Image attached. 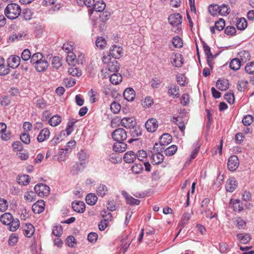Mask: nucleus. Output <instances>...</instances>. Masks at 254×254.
<instances>
[{"label": "nucleus", "instance_id": "f257e3e1", "mask_svg": "<svg viewBox=\"0 0 254 254\" xmlns=\"http://www.w3.org/2000/svg\"><path fill=\"white\" fill-rule=\"evenodd\" d=\"M210 202V200L208 198H205L202 200L200 209V213L207 218H216L217 214L214 213L213 215L214 207Z\"/></svg>", "mask_w": 254, "mask_h": 254}, {"label": "nucleus", "instance_id": "f03ea898", "mask_svg": "<svg viewBox=\"0 0 254 254\" xmlns=\"http://www.w3.org/2000/svg\"><path fill=\"white\" fill-rule=\"evenodd\" d=\"M21 12L20 6L16 3H11L8 4L4 9L6 16L10 19L17 18Z\"/></svg>", "mask_w": 254, "mask_h": 254}, {"label": "nucleus", "instance_id": "7ed1b4c3", "mask_svg": "<svg viewBox=\"0 0 254 254\" xmlns=\"http://www.w3.org/2000/svg\"><path fill=\"white\" fill-rule=\"evenodd\" d=\"M35 193L40 197L47 196L50 192V187L46 184H38L34 187Z\"/></svg>", "mask_w": 254, "mask_h": 254}, {"label": "nucleus", "instance_id": "20e7f679", "mask_svg": "<svg viewBox=\"0 0 254 254\" xmlns=\"http://www.w3.org/2000/svg\"><path fill=\"white\" fill-rule=\"evenodd\" d=\"M112 137L115 141H124L127 137V132L122 128L116 129L112 133Z\"/></svg>", "mask_w": 254, "mask_h": 254}, {"label": "nucleus", "instance_id": "39448f33", "mask_svg": "<svg viewBox=\"0 0 254 254\" xmlns=\"http://www.w3.org/2000/svg\"><path fill=\"white\" fill-rule=\"evenodd\" d=\"M168 21L172 26L177 27L178 30L182 22V17L179 13L172 14L169 16Z\"/></svg>", "mask_w": 254, "mask_h": 254}, {"label": "nucleus", "instance_id": "423d86ee", "mask_svg": "<svg viewBox=\"0 0 254 254\" xmlns=\"http://www.w3.org/2000/svg\"><path fill=\"white\" fill-rule=\"evenodd\" d=\"M145 126L148 131L154 132L158 127V122L154 118L149 119L146 122Z\"/></svg>", "mask_w": 254, "mask_h": 254}, {"label": "nucleus", "instance_id": "0eeeda50", "mask_svg": "<svg viewBox=\"0 0 254 254\" xmlns=\"http://www.w3.org/2000/svg\"><path fill=\"white\" fill-rule=\"evenodd\" d=\"M239 164V162L238 157L235 155H233L228 159V168L229 170L234 171L238 167Z\"/></svg>", "mask_w": 254, "mask_h": 254}, {"label": "nucleus", "instance_id": "6e6552de", "mask_svg": "<svg viewBox=\"0 0 254 254\" xmlns=\"http://www.w3.org/2000/svg\"><path fill=\"white\" fill-rule=\"evenodd\" d=\"M123 55L122 49L120 47L114 46L110 49L108 56H112L114 59H119Z\"/></svg>", "mask_w": 254, "mask_h": 254}, {"label": "nucleus", "instance_id": "1a4fd4ad", "mask_svg": "<svg viewBox=\"0 0 254 254\" xmlns=\"http://www.w3.org/2000/svg\"><path fill=\"white\" fill-rule=\"evenodd\" d=\"M120 68L119 63L116 60L109 62L105 69V74L108 70L110 72H116L119 71Z\"/></svg>", "mask_w": 254, "mask_h": 254}, {"label": "nucleus", "instance_id": "9d476101", "mask_svg": "<svg viewBox=\"0 0 254 254\" xmlns=\"http://www.w3.org/2000/svg\"><path fill=\"white\" fill-rule=\"evenodd\" d=\"M20 61L19 57L15 55L11 56L7 59V65L11 68H15L19 65Z\"/></svg>", "mask_w": 254, "mask_h": 254}, {"label": "nucleus", "instance_id": "9b49d317", "mask_svg": "<svg viewBox=\"0 0 254 254\" xmlns=\"http://www.w3.org/2000/svg\"><path fill=\"white\" fill-rule=\"evenodd\" d=\"M171 63L176 67H181L183 64V56L179 53L173 54L171 58Z\"/></svg>", "mask_w": 254, "mask_h": 254}, {"label": "nucleus", "instance_id": "f8f14e48", "mask_svg": "<svg viewBox=\"0 0 254 254\" xmlns=\"http://www.w3.org/2000/svg\"><path fill=\"white\" fill-rule=\"evenodd\" d=\"M45 202L43 200L36 201L32 205V209L35 213L39 214L42 212L45 209Z\"/></svg>", "mask_w": 254, "mask_h": 254}, {"label": "nucleus", "instance_id": "ddd939ff", "mask_svg": "<svg viewBox=\"0 0 254 254\" xmlns=\"http://www.w3.org/2000/svg\"><path fill=\"white\" fill-rule=\"evenodd\" d=\"M121 124L122 126L126 128H131L135 126L136 123L133 118H124L121 121Z\"/></svg>", "mask_w": 254, "mask_h": 254}, {"label": "nucleus", "instance_id": "4468645a", "mask_svg": "<svg viewBox=\"0 0 254 254\" xmlns=\"http://www.w3.org/2000/svg\"><path fill=\"white\" fill-rule=\"evenodd\" d=\"M50 136V131L48 128H44L41 130L37 139L38 142H42L48 139Z\"/></svg>", "mask_w": 254, "mask_h": 254}, {"label": "nucleus", "instance_id": "2eb2a0df", "mask_svg": "<svg viewBox=\"0 0 254 254\" xmlns=\"http://www.w3.org/2000/svg\"><path fill=\"white\" fill-rule=\"evenodd\" d=\"M238 183L235 178H230L227 182L225 188L227 191L233 192L237 187Z\"/></svg>", "mask_w": 254, "mask_h": 254}, {"label": "nucleus", "instance_id": "dca6fc26", "mask_svg": "<svg viewBox=\"0 0 254 254\" xmlns=\"http://www.w3.org/2000/svg\"><path fill=\"white\" fill-rule=\"evenodd\" d=\"M136 153L132 151H129L126 152L124 155V160L127 163H132L136 159Z\"/></svg>", "mask_w": 254, "mask_h": 254}, {"label": "nucleus", "instance_id": "f3484780", "mask_svg": "<svg viewBox=\"0 0 254 254\" xmlns=\"http://www.w3.org/2000/svg\"><path fill=\"white\" fill-rule=\"evenodd\" d=\"M34 228L33 226L30 224H26L23 227V233L27 237H31L34 233Z\"/></svg>", "mask_w": 254, "mask_h": 254}, {"label": "nucleus", "instance_id": "a211bd4d", "mask_svg": "<svg viewBox=\"0 0 254 254\" xmlns=\"http://www.w3.org/2000/svg\"><path fill=\"white\" fill-rule=\"evenodd\" d=\"M48 62L45 60H41L35 64V68L37 71L42 72L45 71L48 67Z\"/></svg>", "mask_w": 254, "mask_h": 254}, {"label": "nucleus", "instance_id": "6ab92c4d", "mask_svg": "<svg viewBox=\"0 0 254 254\" xmlns=\"http://www.w3.org/2000/svg\"><path fill=\"white\" fill-rule=\"evenodd\" d=\"M73 209L78 213H83L85 209V205L83 202L77 201L72 203Z\"/></svg>", "mask_w": 254, "mask_h": 254}, {"label": "nucleus", "instance_id": "aec40b11", "mask_svg": "<svg viewBox=\"0 0 254 254\" xmlns=\"http://www.w3.org/2000/svg\"><path fill=\"white\" fill-rule=\"evenodd\" d=\"M135 96V91L131 88H127L124 92V97L128 101H132Z\"/></svg>", "mask_w": 254, "mask_h": 254}, {"label": "nucleus", "instance_id": "412c9836", "mask_svg": "<svg viewBox=\"0 0 254 254\" xmlns=\"http://www.w3.org/2000/svg\"><path fill=\"white\" fill-rule=\"evenodd\" d=\"M17 181L18 184L22 186H27L30 182V178L28 175H18L17 177Z\"/></svg>", "mask_w": 254, "mask_h": 254}, {"label": "nucleus", "instance_id": "4be33fe9", "mask_svg": "<svg viewBox=\"0 0 254 254\" xmlns=\"http://www.w3.org/2000/svg\"><path fill=\"white\" fill-rule=\"evenodd\" d=\"M229 85L228 80L226 79L218 80L216 84L217 88L222 91L226 90L229 88Z\"/></svg>", "mask_w": 254, "mask_h": 254}, {"label": "nucleus", "instance_id": "5701e85b", "mask_svg": "<svg viewBox=\"0 0 254 254\" xmlns=\"http://www.w3.org/2000/svg\"><path fill=\"white\" fill-rule=\"evenodd\" d=\"M172 140V136L169 133L163 134L160 138L159 143L161 146L168 145Z\"/></svg>", "mask_w": 254, "mask_h": 254}, {"label": "nucleus", "instance_id": "b1692460", "mask_svg": "<svg viewBox=\"0 0 254 254\" xmlns=\"http://www.w3.org/2000/svg\"><path fill=\"white\" fill-rule=\"evenodd\" d=\"M127 144L123 141H117L113 147V150L116 152H122L127 149Z\"/></svg>", "mask_w": 254, "mask_h": 254}, {"label": "nucleus", "instance_id": "393cba45", "mask_svg": "<svg viewBox=\"0 0 254 254\" xmlns=\"http://www.w3.org/2000/svg\"><path fill=\"white\" fill-rule=\"evenodd\" d=\"M180 90L176 85H172L169 87L168 93L173 98H178L180 96Z\"/></svg>", "mask_w": 254, "mask_h": 254}, {"label": "nucleus", "instance_id": "a878e982", "mask_svg": "<svg viewBox=\"0 0 254 254\" xmlns=\"http://www.w3.org/2000/svg\"><path fill=\"white\" fill-rule=\"evenodd\" d=\"M164 156L161 153H151L152 163L158 164L164 160Z\"/></svg>", "mask_w": 254, "mask_h": 254}, {"label": "nucleus", "instance_id": "bb28decb", "mask_svg": "<svg viewBox=\"0 0 254 254\" xmlns=\"http://www.w3.org/2000/svg\"><path fill=\"white\" fill-rule=\"evenodd\" d=\"M237 237L238 239L243 244H247L251 240V237L249 234L247 233H240L237 234Z\"/></svg>", "mask_w": 254, "mask_h": 254}, {"label": "nucleus", "instance_id": "cd10ccee", "mask_svg": "<svg viewBox=\"0 0 254 254\" xmlns=\"http://www.w3.org/2000/svg\"><path fill=\"white\" fill-rule=\"evenodd\" d=\"M13 216L9 213H5L3 214L0 217V221L4 225H8L13 220Z\"/></svg>", "mask_w": 254, "mask_h": 254}, {"label": "nucleus", "instance_id": "c85d7f7f", "mask_svg": "<svg viewBox=\"0 0 254 254\" xmlns=\"http://www.w3.org/2000/svg\"><path fill=\"white\" fill-rule=\"evenodd\" d=\"M108 189L104 184H100L97 188V193L99 196L103 197L108 193Z\"/></svg>", "mask_w": 254, "mask_h": 254}, {"label": "nucleus", "instance_id": "c756f323", "mask_svg": "<svg viewBox=\"0 0 254 254\" xmlns=\"http://www.w3.org/2000/svg\"><path fill=\"white\" fill-rule=\"evenodd\" d=\"M122 76L119 73H114L110 77V80L113 84L117 85L122 81Z\"/></svg>", "mask_w": 254, "mask_h": 254}, {"label": "nucleus", "instance_id": "7c9ffc66", "mask_svg": "<svg viewBox=\"0 0 254 254\" xmlns=\"http://www.w3.org/2000/svg\"><path fill=\"white\" fill-rule=\"evenodd\" d=\"M98 199L97 196L94 193L88 194L85 198L86 203L90 205H94Z\"/></svg>", "mask_w": 254, "mask_h": 254}, {"label": "nucleus", "instance_id": "2f4dec72", "mask_svg": "<svg viewBox=\"0 0 254 254\" xmlns=\"http://www.w3.org/2000/svg\"><path fill=\"white\" fill-rule=\"evenodd\" d=\"M96 46L100 50H103L107 45L105 39L102 37H98L95 42Z\"/></svg>", "mask_w": 254, "mask_h": 254}, {"label": "nucleus", "instance_id": "473e14b6", "mask_svg": "<svg viewBox=\"0 0 254 254\" xmlns=\"http://www.w3.org/2000/svg\"><path fill=\"white\" fill-rule=\"evenodd\" d=\"M172 121L178 125L181 131H184L185 129V126L182 117H173Z\"/></svg>", "mask_w": 254, "mask_h": 254}, {"label": "nucleus", "instance_id": "72a5a7b5", "mask_svg": "<svg viewBox=\"0 0 254 254\" xmlns=\"http://www.w3.org/2000/svg\"><path fill=\"white\" fill-rule=\"evenodd\" d=\"M241 65V61L238 58L233 59L230 63V67L234 70H237L239 69Z\"/></svg>", "mask_w": 254, "mask_h": 254}, {"label": "nucleus", "instance_id": "f704fd0d", "mask_svg": "<svg viewBox=\"0 0 254 254\" xmlns=\"http://www.w3.org/2000/svg\"><path fill=\"white\" fill-rule=\"evenodd\" d=\"M124 194H126V198L127 203L129 204L132 205H138L140 203V200L137 199H135L132 197L131 196L128 195L126 192H123V194L124 195Z\"/></svg>", "mask_w": 254, "mask_h": 254}, {"label": "nucleus", "instance_id": "c9c22d12", "mask_svg": "<svg viewBox=\"0 0 254 254\" xmlns=\"http://www.w3.org/2000/svg\"><path fill=\"white\" fill-rule=\"evenodd\" d=\"M24 198L28 202H32L36 200V195L32 191H26L24 194Z\"/></svg>", "mask_w": 254, "mask_h": 254}, {"label": "nucleus", "instance_id": "e433bc0d", "mask_svg": "<svg viewBox=\"0 0 254 254\" xmlns=\"http://www.w3.org/2000/svg\"><path fill=\"white\" fill-rule=\"evenodd\" d=\"M61 117L59 115H55L53 116L49 121V123L51 126L56 127L61 122Z\"/></svg>", "mask_w": 254, "mask_h": 254}, {"label": "nucleus", "instance_id": "4c0bfd02", "mask_svg": "<svg viewBox=\"0 0 254 254\" xmlns=\"http://www.w3.org/2000/svg\"><path fill=\"white\" fill-rule=\"evenodd\" d=\"M43 56L42 54L40 53H36L34 54L33 55H31L30 62L32 64H36L38 62L42 60Z\"/></svg>", "mask_w": 254, "mask_h": 254}, {"label": "nucleus", "instance_id": "58836bf2", "mask_svg": "<svg viewBox=\"0 0 254 254\" xmlns=\"http://www.w3.org/2000/svg\"><path fill=\"white\" fill-rule=\"evenodd\" d=\"M93 6V8L95 11L97 12H101L105 9L106 4L103 1H97L94 4Z\"/></svg>", "mask_w": 254, "mask_h": 254}, {"label": "nucleus", "instance_id": "ea45409f", "mask_svg": "<svg viewBox=\"0 0 254 254\" xmlns=\"http://www.w3.org/2000/svg\"><path fill=\"white\" fill-rule=\"evenodd\" d=\"M8 225L9 226V230L14 232L19 227V220L17 218H13V220H11V223Z\"/></svg>", "mask_w": 254, "mask_h": 254}, {"label": "nucleus", "instance_id": "a19ab883", "mask_svg": "<svg viewBox=\"0 0 254 254\" xmlns=\"http://www.w3.org/2000/svg\"><path fill=\"white\" fill-rule=\"evenodd\" d=\"M130 133L133 138L137 137L141 135V130L140 127L134 126L130 128Z\"/></svg>", "mask_w": 254, "mask_h": 254}, {"label": "nucleus", "instance_id": "79ce46f5", "mask_svg": "<svg viewBox=\"0 0 254 254\" xmlns=\"http://www.w3.org/2000/svg\"><path fill=\"white\" fill-rule=\"evenodd\" d=\"M178 147L175 145H172L164 150L166 155L170 156H172L176 152Z\"/></svg>", "mask_w": 254, "mask_h": 254}, {"label": "nucleus", "instance_id": "37998d69", "mask_svg": "<svg viewBox=\"0 0 254 254\" xmlns=\"http://www.w3.org/2000/svg\"><path fill=\"white\" fill-rule=\"evenodd\" d=\"M237 28L239 30H244L247 26V22L244 18H240L236 23Z\"/></svg>", "mask_w": 254, "mask_h": 254}, {"label": "nucleus", "instance_id": "c03bdc74", "mask_svg": "<svg viewBox=\"0 0 254 254\" xmlns=\"http://www.w3.org/2000/svg\"><path fill=\"white\" fill-rule=\"evenodd\" d=\"M230 12V7L227 4H223L220 6L218 13L222 16H225Z\"/></svg>", "mask_w": 254, "mask_h": 254}, {"label": "nucleus", "instance_id": "a18cd8bd", "mask_svg": "<svg viewBox=\"0 0 254 254\" xmlns=\"http://www.w3.org/2000/svg\"><path fill=\"white\" fill-rule=\"evenodd\" d=\"M131 170L133 173L138 174L142 172L143 168L141 164L135 163L131 168Z\"/></svg>", "mask_w": 254, "mask_h": 254}, {"label": "nucleus", "instance_id": "49530a36", "mask_svg": "<svg viewBox=\"0 0 254 254\" xmlns=\"http://www.w3.org/2000/svg\"><path fill=\"white\" fill-rule=\"evenodd\" d=\"M52 64L54 68L59 69L62 64L61 58L59 57H54L52 59Z\"/></svg>", "mask_w": 254, "mask_h": 254}, {"label": "nucleus", "instance_id": "de8ad7c7", "mask_svg": "<svg viewBox=\"0 0 254 254\" xmlns=\"http://www.w3.org/2000/svg\"><path fill=\"white\" fill-rule=\"evenodd\" d=\"M63 230L62 225H56L53 227L52 233L55 236L60 237L63 233Z\"/></svg>", "mask_w": 254, "mask_h": 254}, {"label": "nucleus", "instance_id": "09e8293b", "mask_svg": "<svg viewBox=\"0 0 254 254\" xmlns=\"http://www.w3.org/2000/svg\"><path fill=\"white\" fill-rule=\"evenodd\" d=\"M127 237H128V236H127L125 238L123 239L121 241V244L123 246H122V247L120 249V253L123 252V254H124L127 251L129 246L130 245V243L129 244H127V243H126V241L127 239Z\"/></svg>", "mask_w": 254, "mask_h": 254}, {"label": "nucleus", "instance_id": "8fccbe9b", "mask_svg": "<svg viewBox=\"0 0 254 254\" xmlns=\"http://www.w3.org/2000/svg\"><path fill=\"white\" fill-rule=\"evenodd\" d=\"M220 6L217 4H211L208 7V11L211 15L214 16L218 13Z\"/></svg>", "mask_w": 254, "mask_h": 254}, {"label": "nucleus", "instance_id": "3c124183", "mask_svg": "<svg viewBox=\"0 0 254 254\" xmlns=\"http://www.w3.org/2000/svg\"><path fill=\"white\" fill-rule=\"evenodd\" d=\"M172 44L175 48H181L183 46L182 40L178 36L174 37L172 39Z\"/></svg>", "mask_w": 254, "mask_h": 254}, {"label": "nucleus", "instance_id": "603ef678", "mask_svg": "<svg viewBox=\"0 0 254 254\" xmlns=\"http://www.w3.org/2000/svg\"><path fill=\"white\" fill-rule=\"evenodd\" d=\"M239 57L240 58L241 61L244 62L247 60H249L250 58V55L248 51H242L238 54Z\"/></svg>", "mask_w": 254, "mask_h": 254}, {"label": "nucleus", "instance_id": "864d4df0", "mask_svg": "<svg viewBox=\"0 0 254 254\" xmlns=\"http://www.w3.org/2000/svg\"><path fill=\"white\" fill-rule=\"evenodd\" d=\"M33 15V12L30 9L26 8L23 10V12L22 13V15L23 17V18L26 20H30L31 19Z\"/></svg>", "mask_w": 254, "mask_h": 254}, {"label": "nucleus", "instance_id": "5fc2aeb1", "mask_svg": "<svg viewBox=\"0 0 254 254\" xmlns=\"http://www.w3.org/2000/svg\"><path fill=\"white\" fill-rule=\"evenodd\" d=\"M225 26V20L222 18H220L215 23V28L219 31L222 30L224 29Z\"/></svg>", "mask_w": 254, "mask_h": 254}, {"label": "nucleus", "instance_id": "6e6d98bb", "mask_svg": "<svg viewBox=\"0 0 254 254\" xmlns=\"http://www.w3.org/2000/svg\"><path fill=\"white\" fill-rule=\"evenodd\" d=\"M203 48L207 58L213 59L214 56L211 52L210 48L205 43H203Z\"/></svg>", "mask_w": 254, "mask_h": 254}, {"label": "nucleus", "instance_id": "4d7b16f0", "mask_svg": "<svg viewBox=\"0 0 254 254\" xmlns=\"http://www.w3.org/2000/svg\"><path fill=\"white\" fill-rule=\"evenodd\" d=\"M68 72L72 76H80L81 75V71L79 68L72 66L69 68Z\"/></svg>", "mask_w": 254, "mask_h": 254}, {"label": "nucleus", "instance_id": "13d9d810", "mask_svg": "<svg viewBox=\"0 0 254 254\" xmlns=\"http://www.w3.org/2000/svg\"><path fill=\"white\" fill-rule=\"evenodd\" d=\"M163 146H161L160 144H158V143H156L153 148L152 150L151 151V153H161L163 151H164L165 148L162 147Z\"/></svg>", "mask_w": 254, "mask_h": 254}, {"label": "nucleus", "instance_id": "bf43d9fd", "mask_svg": "<svg viewBox=\"0 0 254 254\" xmlns=\"http://www.w3.org/2000/svg\"><path fill=\"white\" fill-rule=\"evenodd\" d=\"M245 71L250 74H254V61L248 64L245 66Z\"/></svg>", "mask_w": 254, "mask_h": 254}, {"label": "nucleus", "instance_id": "052dcab7", "mask_svg": "<svg viewBox=\"0 0 254 254\" xmlns=\"http://www.w3.org/2000/svg\"><path fill=\"white\" fill-rule=\"evenodd\" d=\"M8 206L7 201L4 198L0 197V211H5L8 208Z\"/></svg>", "mask_w": 254, "mask_h": 254}, {"label": "nucleus", "instance_id": "680f3d73", "mask_svg": "<svg viewBox=\"0 0 254 254\" xmlns=\"http://www.w3.org/2000/svg\"><path fill=\"white\" fill-rule=\"evenodd\" d=\"M31 53L29 50L26 49L23 50L21 54V58L24 61L30 60Z\"/></svg>", "mask_w": 254, "mask_h": 254}, {"label": "nucleus", "instance_id": "e2e57ef3", "mask_svg": "<svg viewBox=\"0 0 254 254\" xmlns=\"http://www.w3.org/2000/svg\"><path fill=\"white\" fill-rule=\"evenodd\" d=\"M18 237L16 234H12L10 235L8 239V244L9 245L15 246L18 242Z\"/></svg>", "mask_w": 254, "mask_h": 254}, {"label": "nucleus", "instance_id": "0e129e2a", "mask_svg": "<svg viewBox=\"0 0 254 254\" xmlns=\"http://www.w3.org/2000/svg\"><path fill=\"white\" fill-rule=\"evenodd\" d=\"M74 43L72 42H69L66 43L64 44L63 46V49L67 53H70L73 50V46Z\"/></svg>", "mask_w": 254, "mask_h": 254}, {"label": "nucleus", "instance_id": "69168bd1", "mask_svg": "<svg viewBox=\"0 0 254 254\" xmlns=\"http://www.w3.org/2000/svg\"><path fill=\"white\" fill-rule=\"evenodd\" d=\"M253 122V117L250 115L245 116L242 120L243 124L246 126H250Z\"/></svg>", "mask_w": 254, "mask_h": 254}, {"label": "nucleus", "instance_id": "338daca9", "mask_svg": "<svg viewBox=\"0 0 254 254\" xmlns=\"http://www.w3.org/2000/svg\"><path fill=\"white\" fill-rule=\"evenodd\" d=\"M224 99L229 103L232 104L234 103L235 98L233 93H227L224 95Z\"/></svg>", "mask_w": 254, "mask_h": 254}, {"label": "nucleus", "instance_id": "774afa93", "mask_svg": "<svg viewBox=\"0 0 254 254\" xmlns=\"http://www.w3.org/2000/svg\"><path fill=\"white\" fill-rule=\"evenodd\" d=\"M110 109L114 114H117L121 110V105L116 102H113L111 105Z\"/></svg>", "mask_w": 254, "mask_h": 254}]
</instances>
